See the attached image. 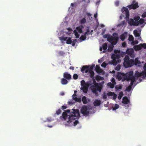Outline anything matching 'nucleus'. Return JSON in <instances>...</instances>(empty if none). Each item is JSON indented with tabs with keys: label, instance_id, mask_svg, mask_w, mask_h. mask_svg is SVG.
Returning <instances> with one entry per match:
<instances>
[{
	"label": "nucleus",
	"instance_id": "f257e3e1",
	"mask_svg": "<svg viewBox=\"0 0 146 146\" xmlns=\"http://www.w3.org/2000/svg\"><path fill=\"white\" fill-rule=\"evenodd\" d=\"M144 71L141 72H139L137 71L136 72L135 74V77L133 75V72L130 71L127 74H124L121 73L119 72V81L121 80L123 81L125 80H130L131 86H128L125 92L126 94L128 96L130 95L131 93L132 87L133 84L135 85L137 84L140 82L142 80L146 77V63L145 64L143 67Z\"/></svg>",
	"mask_w": 146,
	"mask_h": 146
},
{
	"label": "nucleus",
	"instance_id": "f03ea898",
	"mask_svg": "<svg viewBox=\"0 0 146 146\" xmlns=\"http://www.w3.org/2000/svg\"><path fill=\"white\" fill-rule=\"evenodd\" d=\"M113 36H111L109 34H105L103 36L104 38H107V40L111 43L112 45L108 46V50L109 52H111L112 50L113 46L116 44L119 40L118 35L116 33H114Z\"/></svg>",
	"mask_w": 146,
	"mask_h": 146
},
{
	"label": "nucleus",
	"instance_id": "7ed1b4c3",
	"mask_svg": "<svg viewBox=\"0 0 146 146\" xmlns=\"http://www.w3.org/2000/svg\"><path fill=\"white\" fill-rule=\"evenodd\" d=\"M73 112L70 113L68 117V120L67 121V125L69 126L74 125L75 126L78 123L79 121L78 120H76L74 121V120L77 119L80 115L79 112L78 110L72 109Z\"/></svg>",
	"mask_w": 146,
	"mask_h": 146
},
{
	"label": "nucleus",
	"instance_id": "20e7f679",
	"mask_svg": "<svg viewBox=\"0 0 146 146\" xmlns=\"http://www.w3.org/2000/svg\"><path fill=\"white\" fill-rule=\"evenodd\" d=\"M143 18L146 17V11L144 12L142 15ZM140 18L139 16H137L134 18V19H130L128 20V23L131 25L137 26L139 24H142L144 23L146 24V19H141L139 20Z\"/></svg>",
	"mask_w": 146,
	"mask_h": 146
},
{
	"label": "nucleus",
	"instance_id": "39448f33",
	"mask_svg": "<svg viewBox=\"0 0 146 146\" xmlns=\"http://www.w3.org/2000/svg\"><path fill=\"white\" fill-rule=\"evenodd\" d=\"M139 7L138 5V2L136 1L135 0H133L132 1V3L131 5H128L127 6V7H123L121 9V11L122 13L125 14V18L128 21L129 17V11L128 8L130 10L131 9H135Z\"/></svg>",
	"mask_w": 146,
	"mask_h": 146
},
{
	"label": "nucleus",
	"instance_id": "423d86ee",
	"mask_svg": "<svg viewBox=\"0 0 146 146\" xmlns=\"http://www.w3.org/2000/svg\"><path fill=\"white\" fill-rule=\"evenodd\" d=\"M129 58L128 56H126L124 59V62L123 64L126 68L131 67L134 64L135 65H137L140 63V62L139 61L138 58H135V61H133L132 60H129Z\"/></svg>",
	"mask_w": 146,
	"mask_h": 146
},
{
	"label": "nucleus",
	"instance_id": "0eeeda50",
	"mask_svg": "<svg viewBox=\"0 0 146 146\" xmlns=\"http://www.w3.org/2000/svg\"><path fill=\"white\" fill-rule=\"evenodd\" d=\"M102 88V85L100 83H96L90 87L92 92L96 96H98V91L100 92Z\"/></svg>",
	"mask_w": 146,
	"mask_h": 146
},
{
	"label": "nucleus",
	"instance_id": "6e6552de",
	"mask_svg": "<svg viewBox=\"0 0 146 146\" xmlns=\"http://www.w3.org/2000/svg\"><path fill=\"white\" fill-rule=\"evenodd\" d=\"M89 66L85 65L83 66L81 70V71L83 73H87L88 72L90 74V76L93 78L94 75V72L92 70H89Z\"/></svg>",
	"mask_w": 146,
	"mask_h": 146
},
{
	"label": "nucleus",
	"instance_id": "1a4fd4ad",
	"mask_svg": "<svg viewBox=\"0 0 146 146\" xmlns=\"http://www.w3.org/2000/svg\"><path fill=\"white\" fill-rule=\"evenodd\" d=\"M81 90L83 91L84 93H87L88 92V88L90 86L89 82H87V83H86L85 81L83 80L81 82Z\"/></svg>",
	"mask_w": 146,
	"mask_h": 146
},
{
	"label": "nucleus",
	"instance_id": "9d476101",
	"mask_svg": "<svg viewBox=\"0 0 146 146\" xmlns=\"http://www.w3.org/2000/svg\"><path fill=\"white\" fill-rule=\"evenodd\" d=\"M111 58L113 60L111 61V64L114 65H116L118 62H119V54H113Z\"/></svg>",
	"mask_w": 146,
	"mask_h": 146
},
{
	"label": "nucleus",
	"instance_id": "9b49d317",
	"mask_svg": "<svg viewBox=\"0 0 146 146\" xmlns=\"http://www.w3.org/2000/svg\"><path fill=\"white\" fill-rule=\"evenodd\" d=\"M81 113L84 116H88L89 113L88 108L86 106L82 107L81 109Z\"/></svg>",
	"mask_w": 146,
	"mask_h": 146
},
{
	"label": "nucleus",
	"instance_id": "f8f14e48",
	"mask_svg": "<svg viewBox=\"0 0 146 146\" xmlns=\"http://www.w3.org/2000/svg\"><path fill=\"white\" fill-rule=\"evenodd\" d=\"M65 112L63 113L62 115L60 117V118L62 117L63 118L64 120H66L67 118H68V117L69 115H70V113L71 112H70V111L69 110H67L65 111ZM73 111H72L73 112Z\"/></svg>",
	"mask_w": 146,
	"mask_h": 146
},
{
	"label": "nucleus",
	"instance_id": "ddd939ff",
	"mask_svg": "<svg viewBox=\"0 0 146 146\" xmlns=\"http://www.w3.org/2000/svg\"><path fill=\"white\" fill-rule=\"evenodd\" d=\"M122 102L125 106L127 107L129 104V100L128 98L125 96L123 98Z\"/></svg>",
	"mask_w": 146,
	"mask_h": 146
},
{
	"label": "nucleus",
	"instance_id": "4468645a",
	"mask_svg": "<svg viewBox=\"0 0 146 146\" xmlns=\"http://www.w3.org/2000/svg\"><path fill=\"white\" fill-rule=\"evenodd\" d=\"M134 51V50L133 49L129 48L127 49L126 53L127 54L129 55L131 57L133 58L135 56Z\"/></svg>",
	"mask_w": 146,
	"mask_h": 146
},
{
	"label": "nucleus",
	"instance_id": "2eb2a0df",
	"mask_svg": "<svg viewBox=\"0 0 146 146\" xmlns=\"http://www.w3.org/2000/svg\"><path fill=\"white\" fill-rule=\"evenodd\" d=\"M64 78L67 80H70L71 78V76L70 74L67 72H65L63 75Z\"/></svg>",
	"mask_w": 146,
	"mask_h": 146
},
{
	"label": "nucleus",
	"instance_id": "dca6fc26",
	"mask_svg": "<svg viewBox=\"0 0 146 146\" xmlns=\"http://www.w3.org/2000/svg\"><path fill=\"white\" fill-rule=\"evenodd\" d=\"M84 28L82 25H80L76 28V31H78L80 33H81L83 32L82 29Z\"/></svg>",
	"mask_w": 146,
	"mask_h": 146
},
{
	"label": "nucleus",
	"instance_id": "f3484780",
	"mask_svg": "<svg viewBox=\"0 0 146 146\" xmlns=\"http://www.w3.org/2000/svg\"><path fill=\"white\" fill-rule=\"evenodd\" d=\"M140 31L139 30L138 31L137 30H134L133 31V33L135 37H139L140 35Z\"/></svg>",
	"mask_w": 146,
	"mask_h": 146
},
{
	"label": "nucleus",
	"instance_id": "a211bd4d",
	"mask_svg": "<svg viewBox=\"0 0 146 146\" xmlns=\"http://www.w3.org/2000/svg\"><path fill=\"white\" fill-rule=\"evenodd\" d=\"M101 101L100 100H96L94 102V106H99L101 104Z\"/></svg>",
	"mask_w": 146,
	"mask_h": 146
},
{
	"label": "nucleus",
	"instance_id": "6ab92c4d",
	"mask_svg": "<svg viewBox=\"0 0 146 146\" xmlns=\"http://www.w3.org/2000/svg\"><path fill=\"white\" fill-rule=\"evenodd\" d=\"M127 35V33L125 32L124 33L122 34L120 36V38L122 40H123L125 39V37Z\"/></svg>",
	"mask_w": 146,
	"mask_h": 146
},
{
	"label": "nucleus",
	"instance_id": "aec40b11",
	"mask_svg": "<svg viewBox=\"0 0 146 146\" xmlns=\"http://www.w3.org/2000/svg\"><path fill=\"white\" fill-rule=\"evenodd\" d=\"M68 82L67 80L64 78H62L61 80V83L62 85H66Z\"/></svg>",
	"mask_w": 146,
	"mask_h": 146
},
{
	"label": "nucleus",
	"instance_id": "412c9836",
	"mask_svg": "<svg viewBox=\"0 0 146 146\" xmlns=\"http://www.w3.org/2000/svg\"><path fill=\"white\" fill-rule=\"evenodd\" d=\"M82 100L83 102V103L84 104H86L88 103L87 98L85 96H84L82 97Z\"/></svg>",
	"mask_w": 146,
	"mask_h": 146
},
{
	"label": "nucleus",
	"instance_id": "4be33fe9",
	"mask_svg": "<svg viewBox=\"0 0 146 146\" xmlns=\"http://www.w3.org/2000/svg\"><path fill=\"white\" fill-rule=\"evenodd\" d=\"M102 47L104 50L103 51V53H104L106 52L105 50L107 49L108 47L107 43H104Z\"/></svg>",
	"mask_w": 146,
	"mask_h": 146
},
{
	"label": "nucleus",
	"instance_id": "5701e85b",
	"mask_svg": "<svg viewBox=\"0 0 146 146\" xmlns=\"http://www.w3.org/2000/svg\"><path fill=\"white\" fill-rule=\"evenodd\" d=\"M96 70V71L98 72H100L101 71H100L101 70L100 69V66L99 65H97L96 66L95 68Z\"/></svg>",
	"mask_w": 146,
	"mask_h": 146
},
{
	"label": "nucleus",
	"instance_id": "b1692460",
	"mask_svg": "<svg viewBox=\"0 0 146 146\" xmlns=\"http://www.w3.org/2000/svg\"><path fill=\"white\" fill-rule=\"evenodd\" d=\"M72 42L71 37H69L68 39L66 40V43L68 44H71Z\"/></svg>",
	"mask_w": 146,
	"mask_h": 146
},
{
	"label": "nucleus",
	"instance_id": "393cba45",
	"mask_svg": "<svg viewBox=\"0 0 146 146\" xmlns=\"http://www.w3.org/2000/svg\"><path fill=\"white\" fill-rule=\"evenodd\" d=\"M59 39L61 41H65L68 38V37H67L62 36L61 37H59Z\"/></svg>",
	"mask_w": 146,
	"mask_h": 146
},
{
	"label": "nucleus",
	"instance_id": "a878e982",
	"mask_svg": "<svg viewBox=\"0 0 146 146\" xmlns=\"http://www.w3.org/2000/svg\"><path fill=\"white\" fill-rule=\"evenodd\" d=\"M73 98L74 99V100L76 102L79 103H80L81 102V99L80 98L77 97H73Z\"/></svg>",
	"mask_w": 146,
	"mask_h": 146
},
{
	"label": "nucleus",
	"instance_id": "bb28decb",
	"mask_svg": "<svg viewBox=\"0 0 146 146\" xmlns=\"http://www.w3.org/2000/svg\"><path fill=\"white\" fill-rule=\"evenodd\" d=\"M86 36L85 35H82L80 37L79 39L81 41H83L86 39Z\"/></svg>",
	"mask_w": 146,
	"mask_h": 146
},
{
	"label": "nucleus",
	"instance_id": "cd10ccee",
	"mask_svg": "<svg viewBox=\"0 0 146 146\" xmlns=\"http://www.w3.org/2000/svg\"><path fill=\"white\" fill-rule=\"evenodd\" d=\"M107 85L108 86H109L110 88H113L114 87L115 85L114 84L111 83V82H109L108 83Z\"/></svg>",
	"mask_w": 146,
	"mask_h": 146
},
{
	"label": "nucleus",
	"instance_id": "c85d7f7f",
	"mask_svg": "<svg viewBox=\"0 0 146 146\" xmlns=\"http://www.w3.org/2000/svg\"><path fill=\"white\" fill-rule=\"evenodd\" d=\"M74 33L76 36V38H78L79 37L80 35L78 33L77 31L76 30H74Z\"/></svg>",
	"mask_w": 146,
	"mask_h": 146
},
{
	"label": "nucleus",
	"instance_id": "c756f323",
	"mask_svg": "<svg viewBox=\"0 0 146 146\" xmlns=\"http://www.w3.org/2000/svg\"><path fill=\"white\" fill-rule=\"evenodd\" d=\"M86 22V19L85 18H83L80 20V23L81 24H84Z\"/></svg>",
	"mask_w": 146,
	"mask_h": 146
},
{
	"label": "nucleus",
	"instance_id": "7c9ffc66",
	"mask_svg": "<svg viewBox=\"0 0 146 146\" xmlns=\"http://www.w3.org/2000/svg\"><path fill=\"white\" fill-rule=\"evenodd\" d=\"M90 30L89 29H87V31L85 33L84 35L86 36L87 35L88 36L90 35Z\"/></svg>",
	"mask_w": 146,
	"mask_h": 146
},
{
	"label": "nucleus",
	"instance_id": "2f4dec72",
	"mask_svg": "<svg viewBox=\"0 0 146 146\" xmlns=\"http://www.w3.org/2000/svg\"><path fill=\"white\" fill-rule=\"evenodd\" d=\"M61 112V110L60 109H58L57 110L55 114L58 115H59Z\"/></svg>",
	"mask_w": 146,
	"mask_h": 146
},
{
	"label": "nucleus",
	"instance_id": "473e14b6",
	"mask_svg": "<svg viewBox=\"0 0 146 146\" xmlns=\"http://www.w3.org/2000/svg\"><path fill=\"white\" fill-rule=\"evenodd\" d=\"M119 108V105L117 104H115L114 107L113 108V110H115Z\"/></svg>",
	"mask_w": 146,
	"mask_h": 146
},
{
	"label": "nucleus",
	"instance_id": "72a5a7b5",
	"mask_svg": "<svg viewBox=\"0 0 146 146\" xmlns=\"http://www.w3.org/2000/svg\"><path fill=\"white\" fill-rule=\"evenodd\" d=\"M129 41H133V37L132 35H130L129 38Z\"/></svg>",
	"mask_w": 146,
	"mask_h": 146
},
{
	"label": "nucleus",
	"instance_id": "f704fd0d",
	"mask_svg": "<svg viewBox=\"0 0 146 146\" xmlns=\"http://www.w3.org/2000/svg\"><path fill=\"white\" fill-rule=\"evenodd\" d=\"M77 40L75 39L73 40V41H72V42L71 43H72V45L73 46H74L75 45V43L77 41Z\"/></svg>",
	"mask_w": 146,
	"mask_h": 146
},
{
	"label": "nucleus",
	"instance_id": "c9c22d12",
	"mask_svg": "<svg viewBox=\"0 0 146 146\" xmlns=\"http://www.w3.org/2000/svg\"><path fill=\"white\" fill-rule=\"evenodd\" d=\"M52 120L53 119H52L51 117H48L46 119V121H44V122H45L46 121H48V122H51Z\"/></svg>",
	"mask_w": 146,
	"mask_h": 146
},
{
	"label": "nucleus",
	"instance_id": "e433bc0d",
	"mask_svg": "<svg viewBox=\"0 0 146 146\" xmlns=\"http://www.w3.org/2000/svg\"><path fill=\"white\" fill-rule=\"evenodd\" d=\"M114 94V92H108L107 94V95L108 96H112Z\"/></svg>",
	"mask_w": 146,
	"mask_h": 146
},
{
	"label": "nucleus",
	"instance_id": "4c0bfd02",
	"mask_svg": "<svg viewBox=\"0 0 146 146\" xmlns=\"http://www.w3.org/2000/svg\"><path fill=\"white\" fill-rule=\"evenodd\" d=\"M78 76L77 74H74L73 77V78L75 80H76L78 79Z\"/></svg>",
	"mask_w": 146,
	"mask_h": 146
},
{
	"label": "nucleus",
	"instance_id": "58836bf2",
	"mask_svg": "<svg viewBox=\"0 0 146 146\" xmlns=\"http://www.w3.org/2000/svg\"><path fill=\"white\" fill-rule=\"evenodd\" d=\"M101 77L99 75H97L96 77V79L97 81L101 79Z\"/></svg>",
	"mask_w": 146,
	"mask_h": 146
},
{
	"label": "nucleus",
	"instance_id": "ea45409f",
	"mask_svg": "<svg viewBox=\"0 0 146 146\" xmlns=\"http://www.w3.org/2000/svg\"><path fill=\"white\" fill-rule=\"evenodd\" d=\"M138 43V41L137 40H135V41H133L131 42V44H133V45H134L135 44H137Z\"/></svg>",
	"mask_w": 146,
	"mask_h": 146
},
{
	"label": "nucleus",
	"instance_id": "a19ab883",
	"mask_svg": "<svg viewBox=\"0 0 146 146\" xmlns=\"http://www.w3.org/2000/svg\"><path fill=\"white\" fill-rule=\"evenodd\" d=\"M95 66V64H94V65H91L90 66H89V70H93V68Z\"/></svg>",
	"mask_w": 146,
	"mask_h": 146
},
{
	"label": "nucleus",
	"instance_id": "79ce46f5",
	"mask_svg": "<svg viewBox=\"0 0 146 146\" xmlns=\"http://www.w3.org/2000/svg\"><path fill=\"white\" fill-rule=\"evenodd\" d=\"M103 98L104 99H106L107 98V94L104 93L103 94Z\"/></svg>",
	"mask_w": 146,
	"mask_h": 146
},
{
	"label": "nucleus",
	"instance_id": "37998d69",
	"mask_svg": "<svg viewBox=\"0 0 146 146\" xmlns=\"http://www.w3.org/2000/svg\"><path fill=\"white\" fill-rule=\"evenodd\" d=\"M123 95V92H119V100L121 98V97Z\"/></svg>",
	"mask_w": 146,
	"mask_h": 146
},
{
	"label": "nucleus",
	"instance_id": "c03bdc74",
	"mask_svg": "<svg viewBox=\"0 0 146 146\" xmlns=\"http://www.w3.org/2000/svg\"><path fill=\"white\" fill-rule=\"evenodd\" d=\"M111 82L112 83L114 84V85L116 84V83L115 82V80L114 78H112L111 80Z\"/></svg>",
	"mask_w": 146,
	"mask_h": 146
},
{
	"label": "nucleus",
	"instance_id": "a18cd8bd",
	"mask_svg": "<svg viewBox=\"0 0 146 146\" xmlns=\"http://www.w3.org/2000/svg\"><path fill=\"white\" fill-rule=\"evenodd\" d=\"M107 64L105 62H103L101 65V66L104 68H105L107 66Z\"/></svg>",
	"mask_w": 146,
	"mask_h": 146
},
{
	"label": "nucleus",
	"instance_id": "49530a36",
	"mask_svg": "<svg viewBox=\"0 0 146 146\" xmlns=\"http://www.w3.org/2000/svg\"><path fill=\"white\" fill-rule=\"evenodd\" d=\"M113 96V99L115 100L117 98V95L114 93V94L112 96Z\"/></svg>",
	"mask_w": 146,
	"mask_h": 146
},
{
	"label": "nucleus",
	"instance_id": "de8ad7c7",
	"mask_svg": "<svg viewBox=\"0 0 146 146\" xmlns=\"http://www.w3.org/2000/svg\"><path fill=\"white\" fill-rule=\"evenodd\" d=\"M115 5L116 6H118L119 5V1H115Z\"/></svg>",
	"mask_w": 146,
	"mask_h": 146
},
{
	"label": "nucleus",
	"instance_id": "09e8293b",
	"mask_svg": "<svg viewBox=\"0 0 146 146\" xmlns=\"http://www.w3.org/2000/svg\"><path fill=\"white\" fill-rule=\"evenodd\" d=\"M125 24V21H123L122 22V24H119V27L120 26H123V25H124Z\"/></svg>",
	"mask_w": 146,
	"mask_h": 146
},
{
	"label": "nucleus",
	"instance_id": "8fccbe9b",
	"mask_svg": "<svg viewBox=\"0 0 146 146\" xmlns=\"http://www.w3.org/2000/svg\"><path fill=\"white\" fill-rule=\"evenodd\" d=\"M61 108L63 110L65 109L66 108V107L64 106H62Z\"/></svg>",
	"mask_w": 146,
	"mask_h": 146
},
{
	"label": "nucleus",
	"instance_id": "3c124183",
	"mask_svg": "<svg viewBox=\"0 0 146 146\" xmlns=\"http://www.w3.org/2000/svg\"><path fill=\"white\" fill-rule=\"evenodd\" d=\"M122 46L123 47H125L126 46V43L125 42H123L122 44Z\"/></svg>",
	"mask_w": 146,
	"mask_h": 146
},
{
	"label": "nucleus",
	"instance_id": "603ef678",
	"mask_svg": "<svg viewBox=\"0 0 146 146\" xmlns=\"http://www.w3.org/2000/svg\"><path fill=\"white\" fill-rule=\"evenodd\" d=\"M116 78L117 79L119 80V72H117L116 76Z\"/></svg>",
	"mask_w": 146,
	"mask_h": 146
},
{
	"label": "nucleus",
	"instance_id": "864d4df0",
	"mask_svg": "<svg viewBox=\"0 0 146 146\" xmlns=\"http://www.w3.org/2000/svg\"><path fill=\"white\" fill-rule=\"evenodd\" d=\"M67 29L70 32V31H72V29L71 28H70V27L68 28Z\"/></svg>",
	"mask_w": 146,
	"mask_h": 146
},
{
	"label": "nucleus",
	"instance_id": "5fc2aeb1",
	"mask_svg": "<svg viewBox=\"0 0 146 146\" xmlns=\"http://www.w3.org/2000/svg\"><path fill=\"white\" fill-rule=\"evenodd\" d=\"M114 52L115 54H116L117 53H119V50H115L114 51Z\"/></svg>",
	"mask_w": 146,
	"mask_h": 146
},
{
	"label": "nucleus",
	"instance_id": "6e6d98bb",
	"mask_svg": "<svg viewBox=\"0 0 146 146\" xmlns=\"http://www.w3.org/2000/svg\"><path fill=\"white\" fill-rule=\"evenodd\" d=\"M69 68H70V69L72 70H74V68L72 66H70V67Z\"/></svg>",
	"mask_w": 146,
	"mask_h": 146
},
{
	"label": "nucleus",
	"instance_id": "4d7b16f0",
	"mask_svg": "<svg viewBox=\"0 0 146 146\" xmlns=\"http://www.w3.org/2000/svg\"><path fill=\"white\" fill-rule=\"evenodd\" d=\"M116 70H119V65H117L115 68Z\"/></svg>",
	"mask_w": 146,
	"mask_h": 146
},
{
	"label": "nucleus",
	"instance_id": "13d9d810",
	"mask_svg": "<svg viewBox=\"0 0 146 146\" xmlns=\"http://www.w3.org/2000/svg\"><path fill=\"white\" fill-rule=\"evenodd\" d=\"M87 15L88 17H89V16H91L92 15L90 13H87Z\"/></svg>",
	"mask_w": 146,
	"mask_h": 146
},
{
	"label": "nucleus",
	"instance_id": "bf43d9fd",
	"mask_svg": "<svg viewBox=\"0 0 146 146\" xmlns=\"http://www.w3.org/2000/svg\"><path fill=\"white\" fill-rule=\"evenodd\" d=\"M97 13H96L94 15V17L95 19H96L97 18Z\"/></svg>",
	"mask_w": 146,
	"mask_h": 146
},
{
	"label": "nucleus",
	"instance_id": "052dcab7",
	"mask_svg": "<svg viewBox=\"0 0 146 146\" xmlns=\"http://www.w3.org/2000/svg\"><path fill=\"white\" fill-rule=\"evenodd\" d=\"M115 88L117 90H119V86H118L117 85L115 87Z\"/></svg>",
	"mask_w": 146,
	"mask_h": 146
},
{
	"label": "nucleus",
	"instance_id": "680f3d73",
	"mask_svg": "<svg viewBox=\"0 0 146 146\" xmlns=\"http://www.w3.org/2000/svg\"><path fill=\"white\" fill-rule=\"evenodd\" d=\"M102 47H101L100 48V51H102Z\"/></svg>",
	"mask_w": 146,
	"mask_h": 146
},
{
	"label": "nucleus",
	"instance_id": "e2e57ef3",
	"mask_svg": "<svg viewBox=\"0 0 146 146\" xmlns=\"http://www.w3.org/2000/svg\"><path fill=\"white\" fill-rule=\"evenodd\" d=\"M119 90L121 89L122 88V86H121L119 85Z\"/></svg>",
	"mask_w": 146,
	"mask_h": 146
},
{
	"label": "nucleus",
	"instance_id": "0e129e2a",
	"mask_svg": "<svg viewBox=\"0 0 146 146\" xmlns=\"http://www.w3.org/2000/svg\"><path fill=\"white\" fill-rule=\"evenodd\" d=\"M74 5V3H71V6H72V7H73Z\"/></svg>",
	"mask_w": 146,
	"mask_h": 146
},
{
	"label": "nucleus",
	"instance_id": "69168bd1",
	"mask_svg": "<svg viewBox=\"0 0 146 146\" xmlns=\"http://www.w3.org/2000/svg\"><path fill=\"white\" fill-rule=\"evenodd\" d=\"M64 92H62V93H61V95H62V96H63L64 95Z\"/></svg>",
	"mask_w": 146,
	"mask_h": 146
},
{
	"label": "nucleus",
	"instance_id": "338daca9",
	"mask_svg": "<svg viewBox=\"0 0 146 146\" xmlns=\"http://www.w3.org/2000/svg\"><path fill=\"white\" fill-rule=\"evenodd\" d=\"M48 127H52V125H48L47 126Z\"/></svg>",
	"mask_w": 146,
	"mask_h": 146
},
{
	"label": "nucleus",
	"instance_id": "774afa93",
	"mask_svg": "<svg viewBox=\"0 0 146 146\" xmlns=\"http://www.w3.org/2000/svg\"><path fill=\"white\" fill-rule=\"evenodd\" d=\"M104 26V25L103 24H102L101 25V27H103Z\"/></svg>",
	"mask_w": 146,
	"mask_h": 146
}]
</instances>
